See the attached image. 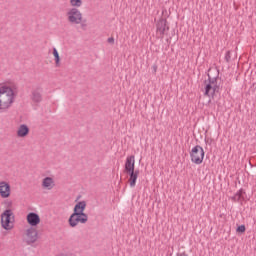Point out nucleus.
<instances>
[{
	"mask_svg": "<svg viewBox=\"0 0 256 256\" xmlns=\"http://www.w3.org/2000/svg\"><path fill=\"white\" fill-rule=\"evenodd\" d=\"M15 103V92L11 87H0V112L7 111Z\"/></svg>",
	"mask_w": 256,
	"mask_h": 256,
	"instance_id": "f257e3e1",
	"label": "nucleus"
},
{
	"mask_svg": "<svg viewBox=\"0 0 256 256\" xmlns=\"http://www.w3.org/2000/svg\"><path fill=\"white\" fill-rule=\"evenodd\" d=\"M205 83V92L204 95H207V97H214L215 93H219V83H217V77L211 78L210 75H208V80L204 81Z\"/></svg>",
	"mask_w": 256,
	"mask_h": 256,
	"instance_id": "f03ea898",
	"label": "nucleus"
},
{
	"mask_svg": "<svg viewBox=\"0 0 256 256\" xmlns=\"http://www.w3.org/2000/svg\"><path fill=\"white\" fill-rule=\"evenodd\" d=\"M190 157L192 163H195V165H201V163H203V159H205V150H203V147L196 145L192 148Z\"/></svg>",
	"mask_w": 256,
	"mask_h": 256,
	"instance_id": "7ed1b4c3",
	"label": "nucleus"
},
{
	"mask_svg": "<svg viewBox=\"0 0 256 256\" xmlns=\"http://www.w3.org/2000/svg\"><path fill=\"white\" fill-rule=\"evenodd\" d=\"M11 219H15V215L11 209H7L1 214V225L6 231H11L13 228V221Z\"/></svg>",
	"mask_w": 256,
	"mask_h": 256,
	"instance_id": "20e7f679",
	"label": "nucleus"
},
{
	"mask_svg": "<svg viewBox=\"0 0 256 256\" xmlns=\"http://www.w3.org/2000/svg\"><path fill=\"white\" fill-rule=\"evenodd\" d=\"M67 17L69 23L72 25H79L80 23H83V13L77 8H71L67 12Z\"/></svg>",
	"mask_w": 256,
	"mask_h": 256,
	"instance_id": "39448f33",
	"label": "nucleus"
},
{
	"mask_svg": "<svg viewBox=\"0 0 256 256\" xmlns=\"http://www.w3.org/2000/svg\"><path fill=\"white\" fill-rule=\"evenodd\" d=\"M156 34L160 39L163 37H169V24L167 23V19L161 18L156 23Z\"/></svg>",
	"mask_w": 256,
	"mask_h": 256,
	"instance_id": "423d86ee",
	"label": "nucleus"
},
{
	"mask_svg": "<svg viewBox=\"0 0 256 256\" xmlns=\"http://www.w3.org/2000/svg\"><path fill=\"white\" fill-rule=\"evenodd\" d=\"M89 221V216L87 214H71L68 223L70 227H77L79 223H82V225H85Z\"/></svg>",
	"mask_w": 256,
	"mask_h": 256,
	"instance_id": "0eeeda50",
	"label": "nucleus"
},
{
	"mask_svg": "<svg viewBox=\"0 0 256 256\" xmlns=\"http://www.w3.org/2000/svg\"><path fill=\"white\" fill-rule=\"evenodd\" d=\"M26 237L27 245H33V243H36L37 239H39V233L37 232V229L30 227L26 231Z\"/></svg>",
	"mask_w": 256,
	"mask_h": 256,
	"instance_id": "6e6552de",
	"label": "nucleus"
},
{
	"mask_svg": "<svg viewBox=\"0 0 256 256\" xmlns=\"http://www.w3.org/2000/svg\"><path fill=\"white\" fill-rule=\"evenodd\" d=\"M27 223L31 225V227H37L41 223V217H39V214L35 212H30L27 217Z\"/></svg>",
	"mask_w": 256,
	"mask_h": 256,
	"instance_id": "1a4fd4ad",
	"label": "nucleus"
},
{
	"mask_svg": "<svg viewBox=\"0 0 256 256\" xmlns=\"http://www.w3.org/2000/svg\"><path fill=\"white\" fill-rule=\"evenodd\" d=\"M0 195L3 199H7L11 195V185L9 183L2 181L0 182Z\"/></svg>",
	"mask_w": 256,
	"mask_h": 256,
	"instance_id": "9d476101",
	"label": "nucleus"
},
{
	"mask_svg": "<svg viewBox=\"0 0 256 256\" xmlns=\"http://www.w3.org/2000/svg\"><path fill=\"white\" fill-rule=\"evenodd\" d=\"M125 171L126 173H131L135 171V156L131 155L126 158L125 162Z\"/></svg>",
	"mask_w": 256,
	"mask_h": 256,
	"instance_id": "9b49d317",
	"label": "nucleus"
},
{
	"mask_svg": "<svg viewBox=\"0 0 256 256\" xmlns=\"http://www.w3.org/2000/svg\"><path fill=\"white\" fill-rule=\"evenodd\" d=\"M87 208V202L85 201H80L78 202L73 209V214H80V215H86L85 214V209Z\"/></svg>",
	"mask_w": 256,
	"mask_h": 256,
	"instance_id": "f8f14e48",
	"label": "nucleus"
},
{
	"mask_svg": "<svg viewBox=\"0 0 256 256\" xmlns=\"http://www.w3.org/2000/svg\"><path fill=\"white\" fill-rule=\"evenodd\" d=\"M42 187L44 189H48V191H51V189L55 187V181L51 177H46L42 181Z\"/></svg>",
	"mask_w": 256,
	"mask_h": 256,
	"instance_id": "ddd939ff",
	"label": "nucleus"
},
{
	"mask_svg": "<svg viewBox=\"0 0 256 256\" xmlns=\"http://www.w3.org/2000/svg\"><path fill=\"white\" fill-rule=\"evenodd\" d=\"M245 190L240 189L234 196L231 197V200L234 201V203H243L245 201Z\"/></svg>",
	"mask_w": 256,
	"mask_h": 256,
	"instance_id": "4468645a",
	"label": "nucleus"
},
{
	"mask_svg": "<svg viewBox=\"0 0 256 256\" xmlns=\"http://www.w3.org/2000/svg\"><path fill=\"white\" fill-rule=\"evenodd\" d=\"M128 175L130 176L129 178L130 187H135V185H137V179L139 177V170L128 172Z\"/></svg>",
	"mask_w": 256,
	"mask_h": 256,
	"instance_id": "2eb2a0df",
	"label": "nucleus"
},
{
	"mask_svg": "<svg viewBox=\"0 0 256 256\" xmlns=\"http://www.w3.org/2000/svg\"><path fill=\"white\" fill-rule=\"evenodd\" d=\"M18 137H27L29 135V126L22 124L17 131Z\"/></svg>",
	"mask_w": 256,
	"mask_h": 256,
	"instance_id": "dca6fc26",
	"label": "nucleus"
},
{
	"mask_svg": "<svg viewBox=\"0 0 256 256\" xmlns=\"http://www.w3.org/2000/svg\"><path fill=\"white\" fill-rule=\"evenodd\" d=\"M32 101H34V103H41V101H43V96L39 89L32 91Z\"/></svg>",
	"mask_w": 256,
	"mask_h": 256,
	"instance_id": "f3484780",
	"label": "nucleus"
},
{
	"mask_svg": "<svg viewBox=\"0 0 256 256\" xmlns=\"http://www.w3.org/2000/svg\"><path fill=\"white\" fill-rule=\"evenodd\" d=\"M53 56L55 59L56 67L61 66V57L59 56V52L57 51V48H53Z\"/></svg>",
	"mask_w": 256,
	"mask_h": 256,
	"instance_id": "a211bd4d",
	"label": "nucleus"
},
{
	"mask_svg": "<svg viewBox=\"0 0 256 256\" xmlns=\"http://www.w3.org/2000/svg\"><path fill=\"white\" fill-rule=\"evenodd\" d=\"M70 5L77 9L76 7H81V5H83V0H70Z\"/></svg>",
	"mask_w": 256,
	"mask_h": 256,
	"instance_id": "6ab92c4d",
	"label": "nucleus"
},
{
	"mask_svg": "<svg viewBox=\"0 0 256 256\" xmlns=\"http://www.w3.org/2000/svg\"><path fill=\"white\" fill-rule=\"evenodd\" d=\"M245 230H246L245 225H240L236 229L237 233H245Z\"/></svg>",
	"mask_w": 256,
	"mask_h": 256,
	"instance_id": "aec40b11",
	"label": "nucleus"
},
{
	"mask_svg": "<svg viewBox=\"0 0 256 256\" xmlns=\"http://www.w3.org/2000/svg\"><path fill=\"white\" fill-rule=\"evenodd\" d=\"M79 25H81V29H83V31H87V20H82Z\"/></svg>",
	"mask_w": 256,
	"mask_h": 256,
	"instance_id": "412c9836",
	"label": "nucleus"
},
{
	"mask_svg": "<svg viewBox=\"0 0 256 256\" xmlns=\"http://www.w3.org/2000/svg\"><path fill=\"white\" fill-rule=\"evenodd\" d=\"M225 60L227 61V63H229L231 61V51L226 52Z\"/></svg>",
	"mask_w": 256,
	"mask_h": 256,
	"instance_id": "4be33fe9",
	"label": "nucleus"
},
{
	"mask_svg": "<svg viewBox=\"0 0 256 256\" xmlns=\"http://www.w3.org/2000/svg\"><path fill=\"white\" fill-rule=\"evenodd\" d=\"M107 42L110 43L111 45H114L115 44V38L110 37V38L107 39Z\"/></svg>",
	"mask_w": 256,
	"mask_h": 256,
	"instance_id": "5701e85b",
	"label": "nucleus"
},
{
	"mask_svg": "<svg viewBox=\"0 0 256 256\" xmlns=\"http://www.w3.org/2000/svg\"><path fill=\"white\" fill-rule=\"evenodd\" d=\"M152 69H153V72H154V73H157V65H156V64H154V65L152 66Z\"/></svg>",
	"mask_w": 256,
	"mask_h": 256,
	"instance_id": "b1692460",
	"label": "nucleus"
},
{
	"mask_svg": "<svg viewBox=\"0 0 256 256\" xmlns=\"http://www.w3.org/2000/svg\"><path fill=\"white\" fill-rule=\"evenodd\" d=\"M176 256H189V255H187V253L185 252H182V253H178Z\"/></svg>",
	"mask_w": 256,
	"mask_h": 256,
	"instance_id": "393cba45",
	"label": "nucleus"
},
{
	"mask_svg": "<svg viewBox=\"0 0 256 256\" xmlns=\"http://www.w3.org/2000/svg\"><path fill=\"white\" fill-rule=\"evenodd\" d=\"M11 205H12V202H8L7 207H11Z\"/></svg>",
	"mask_w": 256,
	"mask_h": 256,
	"instance_id": "a878e982",
	"label": "nucleus"
},
{
	"mask_svg": "<svg viewBox=\"0 0 256 256\" xmlns=\"http://www.w3.org/2000/svg\"><path fill=\"white\" fill-rule=\"evenodd\" d=\"M169 39H171V36H169V38H167L166 41H169Z\"/></svg>",
	"mask_w": 256,
	"mask_h": 256,
	"instance_id": "bb28decb",
	"label": "nucleus"
}]
</instances>
